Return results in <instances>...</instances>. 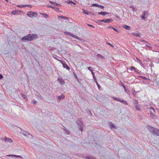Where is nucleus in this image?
<instances>
[{"mask_svg": "<svg viewBox=\"0 0 159 159\" xmlns=\"http://www.w3.org/2000/svg\"><path fill=\"white\" fill-rule=\"evenodd\" d=\"M39 97L40 98L41 100H42L43 97L41 96V95H40Z\"/></svg>", "mask_w": 159, "mask_h": 159, "instance_id": "50", "label": "nucleus"}, {"mask_svg": "<svg viewBox=\"0 0 159 159\" xmlns=\"http://www.w3.org/2000/svg\"><path fill=\"white\" fill-rule=\"evenodd\" d=\"M73 74L74 76V77L75 78V79L76 80H78L79 79H78V78L77 76V75L75 74V72H73Z\"/></svg>", "mask_w": 159, "mask_h": 159, "instance_id": "32", "label": "nucleus"}, {"mask_svg": "<svg viewBox=\"0 0 159 159\" xmlns=\"http://www.w3.org/2000/svg\"><path fill=\"white\" fill-rule=\"evenodd\" d=\"M32 102L33 103V104H36L37 102V101L34 99L32 100Z\"/></svg>", "mask_w": 159, "mask_h": 159, "instance_id": "43", "label": "nucleus"}, {"mask_svg": "<svg viewBox=\"0 0 159 159\" xmlns=\"http://www.w3.org/2000/svg\"><path fill=\"white\" fill-rule=\"evenodd\" d=\"M134 104H136V105H137V104H138V100H135L134 101Z\"/></svg>", "mask_w": 159, "mask_h": 159, "instance_id": "44", "label": "nucleus"}, {"mask_svg": "<svg viewBox=\"0 0 159 159\" xmlns=\"http://www.w3.org/2000/svg\"><path fill=\"white\" fill-rule=\"evenodd\" d=\"M99 21L101 22H104L105 23H108L110 22H112L113 21V20L111 18H109L108 19H103L100 20H99Z\"/></svg>", "mask_w": 159, "mask_h": 159, "instance_id": "6", "label": "nucleus"}, {"mask_svg": "<svg viewBox=\"0 0 159 159\" xmlns=\"http://www.w3.org/2000/svg\"><path fill=\"white\" fill-rule=\"evenodd\" d=\"M25 133H23L22 132H20V133L25 136H26V133H27V132H26V131H25Z\"/></svg>", "mask_w": 159, "mask_h": 159, "instance_id": "39", "label": "nucleus"}, {"mask_svg": "<svg viewBox=\"0 0 159 159\" xmlns=\"http://www.w3.org/2000/svg\"><path fill=\"white\" fill-rule=\"evenodd\" d=\"M91 73L93 75V78L94 80H96V78L95 76V74L94 73V72L93 71V72H91Z\"/></svg>", "mask_w": 159, "mask_h": 159, "instance_id": "29", "label": "nucleus"}, {"mask_svg": "<svg viewBox=\"0 0 159 159\" xmlns=\"http://www.w3.org/2000/svg\"><path fill=\"white\" fill-rule=\"evenodd\" d=\"M87 113L89 114V116H92V114L91 113L89 109H87L86 110Z\"/></svg>", "mask_w": 159, "mask_h": 159, "instance_id": "21", "label": "nucleus"}, {"mask_svg": "<svg viewBox=\"0 0 159 159\" xmlns=\"http://www.w3.org/2000/svg\"><path fill=\"white\" fill-rule=\"evenodd\" d=\"M84 158H85L86 159H96L94 157L91 156L84 157Z\"/></svg>", "mask_w": 159, "mask_h": 159, "instance_id": "16", "label": "nucleus"}, {"mask_svg": "<svg viewBox=\"0 0 159 159\" xmlns=\"http://www.w3.org/2000/svg\"><path fill=\"white\" fill-rule=\"evenodd\" d=\"M2 140H4L5 141L8 142L10 143H12V141L11 139L8 138H7L6 137L3 138H2Z\"/></svg>", "mask_w": 159, "mask_h": 159, "instance_id": "9", "label": "nucleus"}, {"mask_svg": "<svg viewBox=\"0 0 159 159\" xmlns=\"http://www.w3.org/2000/svg\"><path fill=\"white\" fill-rule=\"evenodd\" d=\"M88 69L90 71H91V72H93V70H92V67L91 66H89V67H88Z\"/></svg>", "mask_w": 159, "mask_h": 159, "instance_id": "35", "label": "nucleus"}, {"mask_svg": "<svg viewBox=\"0 0 159 159\" xmlns=\"http://www.w3.org/2000/svg\"><path fill=\"white\" fill-rule=\"evenodd\" d=\"M92 6H93V7H98V5L96 3H95V4H93Z\"/></svg>", "mask_w": 159, "mask_h": 159, "instance_id": "37", "label": "nucleus"}, {"mask_svg": "<svg viewBox=\"0 0 159 159\" xmlns=\"http://www.w3.org/2000/svg\"><path fill=\"white\" fill-rule=\"evenodd\" d=\"M65 98V95L63 94H61V96H59L58 97V99L57 101L58 102H60V101L61 99H63Z\"/></svg>", "mask_w": 159, "mask_h": 159, "instance_id": "11", "label": "nucleus"}, {"mask_svg": "<svg viewBox=\"0 0 159 159\" xmlns=\"http://www.w3.org/2000/svg\"><path fill=\"white\" fill-rule=\"evenodd\" d=\"M3 78V75L2 74H0V79H2Z\"/></svg>", "mask_w": 159, "mask_h": 159, "instance_id": "47", "label": "nucleus"}, {"mask_svg": "<svg viewBox=\"0 0 159 159\" xmlns=\"http://www.w3.org/2000/svg\"><path fill=\"white\" fill-rule=\"evenodd\" d=\"M58 18H63L65 20L68 19V18L66 17L63 16H59Z\"/></svg>", "mask_w": 159, "mask_h": 159, "instance_id": "26", "label": "nucleus"}, {"mask_svg": "<svg viewBox=\"0 0 159 159\" xmlns=\"http://www.w3.org/2000/svg\"><path fill=\"white\" fill-rule=\"evenodd\" d=\"M57 81H59L60 84H64L65 83V82L61 78H58L57 79Z\"/></svg>", "mask_w": 159, "mask_h": 159, "instance_id": "12", "label": "nucleus"}, {"mask_svg": "<svg viewBox=\"0 0 159 159\" xmlns=\"http://www.w3.org/2000/svg\"><path fill=\"white\" fill-rule=\"evenodd\" d=\"M64 34H67L69 36H70L72 37L75 38L77 39H78L79 38V37H77V36L75 35L74 34H72L70 33L67 32V31H65L64 32Z\"/></svg>", "mask_w": 159, "mask_h": 159, "instance_id": "7", "label": "nucleus"}, {"mask_svg": "<svg viewBox=\"0 0 159 159\" xmlns=\"http://www.w3.org/2000/svg\"><path fill=\"white\" fill-rule=\"evenodd\" d=\"M123 27L127 30H129L131 29L130 27L127 25H124L123 26Z\"/></svg>", "mask_w": 159, "mask_h": 159, "instance_id": "14", "label": "nucleus"}, {"mask_svg": "<svg viewBox=\"0 0 159 159\" xmlns=\"http://www.w3.org/2000/svg\"><path fill=\"white\" fill-rule=\"evenodd\" d=\"M37 38L38 36L36 34H29L22 38L21 40L22 41H31L33 40L34 39H36Z\"/></svg>", "mask_w": 159, "mask_h": 159, "instance_id": "1", "label": "nucleus"}, {"mask_svg": "<svg viewBox=\"0 0 159 159\" xmlns=\"http://www.w3.org/2000/svg\"><path fill=\"white\" fill-rule=\"evenodd\" d=\"M135 109L138 110H140L141 108L139 107L138 105H136L135 106Z\"/></svg>", "mask_w": 159, "mask_h": 159, "instance_id": "28", "label": "nucleus"}, {"mask_svg": "<svg viewBox=\"0 0 159 159\" xmlns=\"http://www.w3.org/2000/svg\"><path fill=\"white\" fill-rule=\"evenodd\" d=\"M139 77H140V78H142V79H143V77L144 76H139Z\"/></svg>", "mask_w": 159, "mask_h": 159, "instance_id": "52", "label": "nucleus"}, {"mask_svg": "<svg viewBox=\"0 0 159 159\" xmlns=\"http://www.w3.org/2000/svg\"><path fill=\"white\" fill-rule=\"evenodd\" d=\"M7 156H8V157L14 156L15 157H17L22 158V157L21 156H18V155H9Z\"/></svg>", "mask_w": 159, "mask_h": 159, "instance_id": "22", "label": "nucleus"}, {"mask_svg": "<svg viewBox=\"0 0 159 159\" xmlns=\"http://www.w3.org/2000/svg\"><path fill=\"white\" fill-rule=\"evenodd\" d=\"M55 5L57 7H59L61 6L60 4H59L58 3H56Z\"/></svg>", "mask_w": 159, "mask_h": 159, "instance_id": "48", "label": "nucleus"}, {"mask_svg": "<svg viewBox=\"0 0 159 159\" xmlns=\"http://www.w3.org/2000/svg\"><path fill=\"white\" fill-rule=\"evenodd\" d=\"M66 2L69 4L71 3V4H73L74 5H75L76 4L74 2H73L71 1H70V0H69L68 1V2Z\"/></svg>", "mask_w": 159, "mask_h": 159, "instance_id": "25", "label": "nucleus"}, {"mask_svg": "<svg viewBox=\"0 0 159 159\" xmlns=\"http://www.w3.org/2000/svg\"><path fill=\"white\" fill-rule=\"evenodd\" d=\"M49 2L50 3H51L52 4H55L56 3V2H52V1H50Z\"/></svg>", "mask_w": 159, "mask_h": 159, "instance_id": "46", "label": "nucleus"}, {"mask_svg": "<svg viewBox=\"0 0 159 159\" xmlns=\"http://www.w3.org/2000/svg\"><path fill=\"white\" fill-rule=\"evenodd\" d=\"M109 125L110 127V128L111 129H112V128H114L115 129H117V127L114 125V124H113L111 122H110L109 124Z\"/></svg>", "mask_w": 159, "mask_h": 159, "instance_id": "10", "label": "nucleus"}, {"mask_svg": "<svg viewBox=\"0 0 159 159\" xmlns=\"http://www.w3.org/2000/svg\"><path fill=\"white\" fill-rule=\"evenodd\" d=\"M98 7L102 9H103L104 8V7L103 6H101L99 5H98Z\"/></svg>", "mask_w": 159, "mask_h": 159, "instance_id": "38", "label": "nucleus"}, {"mask_svg": "<svg viewBox=\"0 0 159 159\" xmlns=\"http://www.w3.org/2000/svg\"><path fill=\"white\" fill-rule=\"evenodd\" d=\"M111 28H112L114 30H115V31L117 32H118V29H116L113 27H111Z\"/></svg>", "mask_w": 159, "mask_h": 159, "instance_id": "40", "label": "nucleus"}, {"mask_svg": "<svg viewBox=\"0 0 159 159\" xmlns=\"http://www.w3.org/2000/svg\"><path fill=\"white\" fill-rule=\"evenodd\" d=\"M143 79L145 80H150V79H148V78H147V77H145V76H144L143 77Z\"/></svg>", "mask_w": 159, "mask_h": 159, "instance_id": "41", "label": "nucleus"}, {"mask_svg": "<svg viewBox=\"0 0 159 159\" xmlns=\"http://www.w3.org/2000/svg\"><path fill=\"white\" fill-rule=\"evenodd\" d=\"M123 88H124V89H126V88H125V87H124Z\"/></svg>", "mask_w": 159, "mask_h": 159, "instance_id": "61", "label": "nucleus"}, {"mask_svg": "<svg viewBox=\"0 0 159 159\" xmlns=\"http://www.w3.org/2000/svg\"><path fill=\"white\" fill-rule=\"evenodd\" d=\"M159 132H157V134H156V135H157V136H158V134H159Z\"/></svg>", "mask_w": 159, "mask_h": 159, "instance_id": "53", "label": "nucleus"}, {"mask_svg": "<svg viewBox=\"0 0 159 159\" xmlns=\"http://www.w3.org/2000/svg\"><path fill=\"white\" fill-rule=\"evenodd\" d=\"M49 7H51V8H54V7H53V6H49Z\"/></svg>", "mask_w": 159, "mask_h": 159, "instance_id": "51", "label": "nucleus"}, {"mask_svg": "<svg viewBox=\"0 0 159 159\" xmlns=\"http://www.w3.org/2000/svg\"><path fill=\"white\" fill-rule=\"evenodd\" d=\"M22 7H31V6L30 5H22Z\"/></svg>", "mask_w": 159, "mask_h": 159, "instance_id": "34", "label": "nucleus"}, {"mask_svg": "<svg viewBox=\"0 0 159 159\" xmlns=\"http://www.w3.org/2000/svg\"><path fill=\"white\" fill-rule=\"evenodd\" d=\"M88 25L90 26L93 27V26L92 25Z\"/></svg>", "mask_w": 159, "mask_h": 159, "instance_id": "55", "label": "nucleus"}, {"mask_svg": "<svg viewBox=\"0 0 159 159\" xmlns=\"http://www.w3.org/2000/svg\"><path fill=\"white\" fill-rule=\"evenodd\" d=\"M64 130L67 132V131L66 130V129H66L65 127H64Z\"/></svg>", "mask_w": 159, "mask_h": 159, "instance_id": "54", "label": "nucleus"}, {"mask_svg": "<svg viewBox=\"0 0 159 159\" xmlns=\"http://www.w3.org/2000/svg\"><path fill=\"white\" fill-rule=\"evenodd\" d=\"M116 16V17H117V18H119V16Z\"/></svg>", "mask_w": 159, "mask_h": 159, "instance_id": "60", "label": "nucleus"}, {"mask_svg": "<svg viewBox=\"0 0 159 159\" xmlns=\"http://www.w3.org/2000/svg\"><path fill=\"white\" fill-rule=\"evenodd\" d=\"M98 15H101L103 16H104L106 14H109V13L108 12H107L106 11L103 12V11H101L100 12H99L98 13Z\"/></svg>", "mask_w": 159, "mask_h": 159, "instance_id": "13", "label": "nucleus"}, {"mask_svg": "<svg viewBox=\"0 0 159 159\" xmlns=\"http://www.w3.org/2000/svg\"><path fill=\"white\" fill-rule=\"evenodd\" d=\"M142 14L145 16H147L149 15V13L148 11H146L145 12V11H144Z\"/></svg>", "mask_w": 159, "mask_h": 159, "instance_id": "17", "label": "nucleus"}, {"mask_svg": "<svg viewBox=\"0 0 159 159\" xmlns=\"http://www.w3.org/2000/svg\"><path fill=\"white\" fill-rule=\"evenodd\" d=\"M122 85L123 87H125V85L124 84H122Z\"/></svg>", "mask_w": 159, "mask_h": 159, "instance_id": "57", "label": "nucleus"}, {"mask_svg": "<svg viewBox=\"0 0 159 159\" xmlns=\"http://www.w3.org/2000/svg\"><path fill=\"white\" fill-rule=\"evenodd\" d=\"M12 14L16 15L18 14V11L17 10H13L11 13Z\"/></svg>", "mask_w": 159, "mask_h": 159, "instance_id": "18", "label": "nucleus"}, {"mask_svg": "<svg viewBox=\"0 0 159 159\" xmlns=\"http://www.w3.org/2000/svg\"><path fill=\"white\" fill-rule=\"evenodd\" d=\"M64 68H66L67 70H69L70 67L68 66V65L66 63H63L62 64Z\"/></svg>", "mask_w": 159, "mask_h": 159, "instance_id": "15", "label": "nucleus"}, {"mask_svg": "<svg viewBox=\"0 0 159 159\" xmlns=\"http://www.w3.org/2000/svg\"><path fill=\"white\" fill-rule=\"evenodd\" d=\"M131 70H134V71L137 72L136 69V68L134 67V66H131Z\"/></svg>", "mask_w": 159, "mask_h": 159, "instance_id": "27", "label": "nucleus"}, {"mask_svg": "<svg viewBox=\"0 0 159 159\" xmlns=\"http://www.w3.org/2000/svg\"><path fill=\"white\" fill-rule=\"evenodd\" d=\"M111 27H112L111 26H109L108 27V28H111Z\"/></svg>", "mask_w": 159, "mask_h": 159, "instance_id": "56", "label": "nucleus"}, {"mask_svg": "<svg viewBox=\"0 0 159 159\" xmlns=\"http://www.w3.org/2000/svg\"><path fill=\"white\" fill-rule=\"evenodd\" d=\"M150 109L152 110L153 111H150V116L152 118H154L156 116L154 114V112H155V110L154 108L152 107H150Z\"/></svg>", "mask_w": 159, "mask_h": 159, "instance_id": "8", "label": "nucleus"}, {"mask_svg": "<svg viewBox=\"0 0 159 159\" xmlns=\"http://www.w3.org/2000/svg\"><path fill=\"white\" fill-rule=\"evenodd\" d=\"M17 6H18V7H22V6H20V5H18Z\"/></svg>", "mask_w": 159, "mask_h": 159, "instance_id": "58", "label": "nucleus"}, {"mask_svg": "<svg viewBox=\"0 0 159 159\" xmlns=\"http://www.w3.org/2000/svg\"><path fill=\"white\" fill-rule=\"evenodd\" d=\"M106 44H108V45L110 46H111L112 47H113V45L112 44L110 43L109 42H106Z\"/></svg>", "mask_w": 159, "mask_h": 159, "instance_id": "36", "label": "nucleus"}, {"mask_svg": "<svg viewBox=\"0 0 159 159\" xmlns=\"http://www.w3.org/2000/svg\"><path fill=\"white\" fill-rule=\"evenodd\" d=\"M40 14L42 15L45 18H47L48 17V15L46 14L42 13H40Z\"/></svg>", "mask_w": 159, "mask_h": 159, "instance_id": "20", "label": "nucleus"}, {"mask_svg": "<svg viewBox=\"0 0 159 159\" xmlns=\"http://www.w3.org/2000/svg\"><path fill=\"white\" fill-rule=\"evenodd\" d=\"M97 56L98 57H99V58H104V57L103 56H102V55H101L100 54H98L97 55Z\"/></svg>", "mask_w": 159, "mask_h": 159, "instance_id": "30", "label": "nucleus"}, {"mask_svg": "<svg viewBox=\"0 0 159 159\" xmlns=\"http://www.w3.org/2000/svg\"><path fill=\"white\" fill-rule=\"evenodd\" d=\"M94 82L96 83V84H97V86H98V88L99 89H100V84H99L98 83V82H97V81L96 80H94Z\"/></svg>", "mask_w": 159, "mask_h": 159, "instance_id": "23", "label": "nucleus"}, {"mask_svg": "<svg viewBox=\"0 0 159 159\" xmlns=\"http://www.w3.org/2000/svg\"><path fill=\"white\" fill-rule=\"evenodd\" d=\"M77 124L79 129L82 132L83 127V124L82 123V120L81 118H78L76 121Z\"/></svg>", "mask_w": 159, "mask_h": 159, "instance_id": "3", "label": "nucleus"}, {"mask_svg": "<svg viewBox=\"0 0 159 159\" xmlns=\"http://www.w3.org/2000/svg\"><path fill=\"white\" fill-rule=\"evenodd\" d=\"M141 42H144V40L143 39H142L141 40Z\"/></svg>", "mask_w": 159, "mask_h": 159, "instance_id": "59", "label": "nucleus"}, {"mask_svg": "<svg viewBox=\"0 0 159 159\" xmlns=\"http://www.w3.org/2000/svg\"><path fill=\"white\" fill-rule=\"evenodd\" d=\"M83 13L85 14H86L88 15L89 14V12L88 11H87L85 10H84L83 11Z\"/></svg>", "mask_w": 159, "mask_h": 159, "instance_id": "31", "label": "nucleus"}, {"mask_svg": "<svg viewBox=\"0 0 159 159\" xmlns=\"http://www.w3.org/2000/svg\"><path fill=\"white\" fill-rule=\"evenodd\" d=\"M20 96L24 99H25L27 98L26 95L23 93H20Z\"/></svg>", "mask_w": 159, "mask_h": 159, "instance_id": "19", "label": "nucleus"}, {"mask_svg": "<svg viewBox=\"0 0 159 159\" xmlns=\"http://www.w3.org/2000/svg\"><path fill=\"white\" fill-rule=\"evenodd\" d=\"M143 79L145 80H150V79H148V78H147V77H145V76H144L143 77Z\"/></svg>", "mask_w": 159, "mask_h": 159, "instance_id": "42", "label": "nucleus"}, {"mask_svg": "<svg viewBox=\"0 0 159 159\" xmlns=\"http://www.w3.org/2000/svg\"><path fill=\"white\" fill-rule=\"evenodd\" d=\"M56 11H59V8H58L57 7H54V8Z\"/></svg>", "mask_w": 159, "mask_h": 159, "instance_id": "45", "label": "nucleus"}, {"mask_svg": "<svg viewBox=\"0 0 159 159\" xmlns=\"http://www.w3.org/2000/svg\"><path fill=\"white\" fill-rule=\"evenodd\" d=\"M146 16H145L142 14L141 17L142 19L145 20L146 19Z\"/></svg>", "mask_w": 159, "mask_h": 159, "instance_id": "33", "label": "nucleus"}, {"mask_svg": "<svg viewBox=\"0 0 159 159\" xmlns=\"http://www.w3.org/2000/svg\"><path fill=\"white\" fill-rule=\"evenodd\" d=\"M112 98H113L114 100H116L118 101H119L120 102H122L124 104L127 105V103L125 101L123 100L122 99L120 98H118L116 97H112Z\"/></svg>", "mask_w": 159, "mask_h": 159, "instance_id": "5", "label": "nucleus"}, {"mask_svg": "<svg viewBox=\"0 0 159 159\" xmlns=\"http://www.w3.org/2000/svg\"><path fill=\"white\" fill-rule=\"evenodd\" d=\"M27 15L30 17H33L34 16L36 17L38 15V13L37 12L30 11L27 13Z\"/></svg>", "mask_w": 159, "mask_h": 159, "instance_id": "4", "label": "nucleus"}, {"mask_svg": "<svg viewBox=\"0 0 159 159\" xmlns=\"http://www.w3.org/2000/svg\"><path fill=\"white\" fill-rule=\"evenodd\" d=\"M125 92L127 93H128V92H129L128 90H127L126 89H125Z\"/></svg>", "mask_w": 159, "mask_h": 159, "instance_id": "49", "label": "nucleus"}, {"mask_svg": "<svg viewBox=\"0 0 159 159\" xmlns=\"http://www.w3.org/2000/svg\"><path fill=\"white\" fill-rule=\"evenodd\" d=\"M133 7V6H130V7H131L132 8V7Z\"/></svg>", "mask_w": 159, "mask_h": 159, "instance_id": "62", "label": "nucleus"}, {"mask_svg": "<svg viewBox=\"0 0 159 159\" xmlns=\"http://www.w3.org/2000/svg\"><path fill=\"white\" fill-rule=\"evenodd\" d=\"M132 34L136 37H140V35L138 34L132 33Z\"/></svg>", "mask_w": 159, "mask_h": 159, "instance_id": "24", "label": "nucleus"}, {"mask_svg": "<svg viewBox=\"0 0 159 159\" xmlns=\"http://www.w3.org/2000/svg\"><path fill=\"white\" fill-rule=\"evenodd\" d=\"M147 128L152 133V134L156 135L157 132H158L159 129L153 127L152 126L148 125L147 127Z\"/></svg>", "mask_w": 159, "mask_h": 159, "instance_id": "2", "label": "nucleus"}]
</instances>
